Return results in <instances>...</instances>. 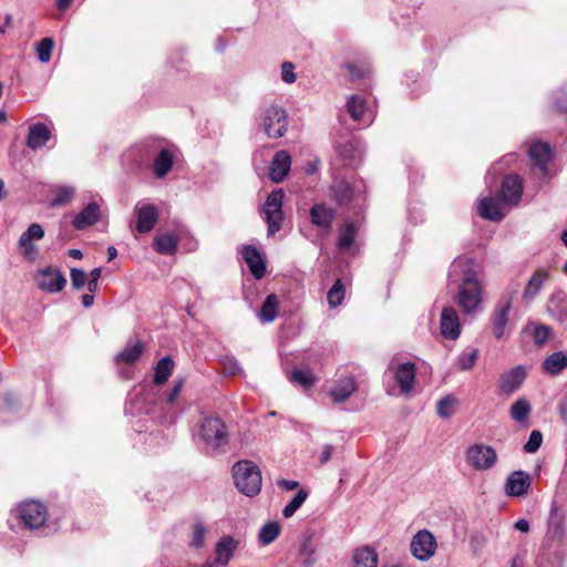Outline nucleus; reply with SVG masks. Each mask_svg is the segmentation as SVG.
Returning a JSON list of instances; mask_svg holds the SVG:
<instances>
[{"label":"nucleus","instance_id":"nucleus-1","mask_svg":"<svg viewBox=\"0 0 567 567\" xmlns=\"http://www.w3.org/2000/svg\"><path fill=\"white\" fill-rule=\"evenodd\" d=\"M233 478L240 493L248 497H254L261 489V472L251 461L243 460L234 464Z\"/></svg>","mask_w":567,"mask_h":567},{"label":"nucleus","instance_id":"nucleus-2","mask_svg":"<svg viewBox=\"0 0 567 567\" xmlns=\"http://www.w3.org/2000/svg\"><path fill=\"white\" fill-rule=\"evenodd\" d=\"M199 437L207 450L217 451L229 443V434L225 422L217 416L204 417L199 426Z\"/></svg>","mask_w":567,"mask_h":567},{"label":"nucleus","instance_id":"nucleus-3","mask_svg":"<svg viewBox=\"0 0 567 567\" xmlns=\"http://www.w3.org/2000/svg\"><path fill=\"white\" fill-rule=\"evenodd\" d=\"M287 111L277 104L265 106L260 113V127L268 138L277 140L288 131Z\"/></svg>","mask_w":567,"mask_h":567},{"label":"nucleus","instance_id":"nucleus-4","mask_svg":"<svg viewBox=\"0 0 567 567\" xmlns=\"http://www.w3.org/2000/svg\"><path fill=\"white\" fill-rule=\"evenodd\" d=\"M481 271V265L475 259L458 256L450 266L447 280L450 285L455 286L478 282Z\"/></svg>","mask_w":567,"mask_h":567},{"label":"nucleus","instance_id":"nucleus-5","mask_svg":"<svg viewBox=\"0 0 567 567\" xmlns=\"http://www.w3.org/2000/svg\"><path fill=\"white\" fill-rule=\"evenodd\" d=\"M465 460L473 470L484 472L494 467L498 457L493 446L475 443L466 449Z\"/></svg>","mask_w":567,"mask_h":567},{"label":"nucleus","instance_id":"nucleus-6","mask_svg":"<svg viewBox=\"0 0 567 567\" xmlns=\"http://www.w3.org/2000/svg\"><path fill=\"white\" fill-rule=\"evenodd\" d=\"M284 192L281 189L272 190L264 205V213L266 216V223L268 225V235L272 236L281 228V223L284 219L282 213V200H284Z\"/></svg>","mask_w":567,"mask_h":567},{"label":"nucleus","instance_id":"nucleus-7","mask_svg":"<svg viewBox=\"0 0 567 567\" xmlns=\"http://www.w3.org/2000/svg\"><path fill=\"white\" fill-rule=\"evenodd\" d=\"M457 293L455 301L462 309L463 313H474L482 303L483 287L481 281L456 286Z\"/></svg>","mask_w":567,"mask_h":567},{"label":"nucleus","instance_id":"nucleus-8","mask_svg":"<svg viewBox=\"0 0 567 567\" xmlns=\"http://www.w3.org/2000/svg\"><path fill=\"white\" fill-rule=\"evenodd\" d=\"M19 517L25 527L37 529L47 522L48 511L42 503L29 501L20 505Z\"/></svg>","mask_w":567,"mask_h":567},{"label":"nucleus","instance_id":"nucleus-9","mask_svg":"<svg viewBox=\"0 0 567 567\" xmlns=\"http://www.w3.org/2000/svg\"><path fill=\"white\" fill-rule=\"evenodd\" d=\"M528 154L534 164V174L542 179L549 177L548 164L553 159L550 145L545 142H535L529 146Z\"/></svg>","mask_w":567,"mask_h":567},{"label":"nucleus","instance_id":"nucleus-10","mask_svg":"<svg viewBox=\"0 0 567 567\" xmlns=\"http://www.w3.org/2000/svg\"><path fill=\"white\" fill-rule=\"evenodd\" d=\"M388 371L392 373L401 393L406 394L413 390L416 373L415 363L411 361L395 363V359H393L388 367Z\"/></svg>","mask_w":567,"mask_h":567},{"label":"nucleus","instance_id":"nucleus-11","mask_svg":"<svg viewBox=\"0 0 567 567\" xmlns=\"http://www.w3.org/2000/svg\"><path fill=\"white\" fill-rule=\"evenodd\" d=\"M412 555L421 560H429L434 556L436 549V540L434 535L427 529H422L417 532L411 542L410 545Z\"/></svg>","mask_w":567,"mask_h":567},{"label":"nucleus","instance_id":"nucleus-12","mask_svg":"<svg viewBox=\"0 0 567 567\" xmlns=\"http://www.w3.org/2000/svg\"><path fill=\"white\" fill-rule=\"evenodd\" d=\"M35 281L41 290L50 293L61 291L66 285V279L63 274L51 266L39 270L35 275Z\"/></svg>","mask_w":567,"mask_h":567},{"label":"nucleus","instance_id":"nucleus-13","mask_svg":"<svg viewBox=\"0 0 567 567\" xmlns=\"http://www.w3.org/2000/svg\"><path fill=\"white\" fill-rule=\"evenodd\" d=\"M527 377V371L524 365H516L499 377L498 393L501 395L509 396L514 394L524 383Z\"/></svg>","mask_w":567,"mask_h":567},{"label":"nucleus","instance_id":"nucleus-14","mask_svg":"<svg viewBox=\"0 0 567 567\" xmlns=\"http://www.w3.org/2000/svg\"><path fill=\"white\" fill-rule=\"evenodd\" d=\"M441 333L445 339L456 340L461 334V324L456 310L444 307L440 318Z\"/></svg>","mask_w":567,"mask_h":567},{"label":"nucleus","instance_id":"nucleus-15","mask_svg":"<svg viewBox=\"0 0 567 567\" xmlns=\"http://www.w3.org/2000/svg\"><path fill=\"white\" fill-rule=\"evenodd\" d=\"M44 237V229L40 224H31L19 238L18 245L25 258H33L37 254L35 246L32 240H40Z\"/></svg>","mask_w":567,"mask_h":567},{"label":"nucleus","instance_id":"nucleus-16","mask_svg":"<svg viewBox=\"0 0 567 567\" xmlns=\"http://www.w3.org/2000/svg\"><path fill=\"white\" fill-rule=\"evenodd\" d=\"M238 545V540L234 537L223 536L215 546V558L214 560H210L212 564H216L221 567L227 566L233 559Z\"/></svg>","mask_w":567,"mask_h":567},{"label":"nucleus","instance_id":"nucleus-17","mask_svg":"<svg viewBox=\"0 0 567 567\" xmlns=\"http://www.w3.org/2000/svg\"><path fill=\"white\" fill-rule=\"evenodd\" d=\"M530 485L532 480L528 473L515 471L507 477L505 492L508 496L520 497L527 494Z\"/></svg>","mask_w":567,"mask_h":567},{"label":"nucleus","instance_id":"nucleus-18","mask_svg":"<svg viewBox=\"0 0 567 567\" xmlns=\"http://www.w3.org/2000/svg\"><path fill=\"white\" fill-rule=\"evenodd\" d=\"M523 184L518 176L508 175L503 179L499 196L504 204L516 205L522 197Z\"/></svg>","mask_w":567,"mask_h":567},{"label":"nucleus","instance_id":"nucleus-19","mask_svg":"<svg viewBox=\"0 0 567 567\" xmlns=\"http://www.w3.org/2000/svg\"><path fill=\"white\" fill-rule=\"evenodd\" d=\"M136 230L141 234L150 233L156 225L159 216L157 207L153 204H143L136 207Z\"/></svg>","mask_w":567,"mask_h":567},{"label":"nucleus","instance_id":"nucleus-20","mask_svg":"<svg viewBox=\"0 0 567 567\" xmlns=\"http://www.w3.org/2000/svg\"><path fill=\"white\" fill-rule=\"evenodd\" d=\"M550 277V271L546 268H537L529 280L527 281L524 291H523V299L526 302L533 301L540 290L543 289L544 285Z\"/></svg>","mask_w":567,"mask_h":567},{"label":"nucleus","instance_id":"nucleus-21","mask_svg":"<svg viewBox=\"0 0 567 567\" xmlns=\"http://www.w3.org/2000/svg\"><path fill=\"white\" fill-rule=\"evenodd\" d=\"M547 312L560 323L567 322V292L557 289L547 301Z\"/></svg>","mask_w":567,"mask_h":567},{"label":"nucleus","instance_id":"nucleus-22","mask_svg":"<svg viewBox=\"0 0 567 567\" xmlns=\"http://www.w3.org/2000/svg\"><path fill=\"white\" fill-rule=\"evenodd\" d=\"M291 166V156L287 151H279L275 154L270 171L269 177L275 183H280L288 175Z\"/></svg>","mask_w":567,"mask_h":567},{"label":"nucleus","instance_id":"nucleus-23","mask_svg":"<svg viewBox=\"0 0 567 567\" xmlns=\"http://www.w3.org/2000/svg\"><path fill=\"white\" fill-rule=\"evenodd\" d=\"M243 256L256 279H261L266 274V262L259 250L254 245H247L243 249Z\"/></svg>","mask_w":567,"mask_h":567},{"label":"nucleus","instance_id":"nucleus-24","mask_svg":"<svg viewBox=\"0 0 567 567\" xmlns=\"http://www.w3.org/2000/svg\"><path fill=\"white\" fill-rule=\"evenodd\" d=\"M50 128L43 123H35L29 126L25 144L32 151L42 148L51 138Z\"/></svg>","mask_w":567,"mask_h":567},{"label":"nucleus","instance_id":"nucleus-25","mask_svg":"<svg viewBox=\"0 0 567 567\" xmlns=\"http://www.w3.org/2000/svg\"><path fill=\"white\" fill-rule=\"evenodd\" d=\"M564 515L559 512L556 502H553L547 524L546 537L554 542H560L565 534Z\"/></svg>","mask_w":567,"mask_h":567},{"label":"nucleus","instance_id":"nucleus-26","mask_svg":"<svg viewBox=\"0 0 567 567\" xmlns=\"http://www.w3.org/2000/svg\"><path fill=\"white\" fill-rule=\"evenodd\" d=\"M501 203L503 202L499 195L496 197L488 196L482 198L478 204L480 216L492 221H501L504 218Z\"/></svg>","mask_w":567,"mask_h":567},{"label":"nucleus","instance_id":"nucleus-27","mask_svg":"<svg viewBox=\"0 0 567 567\" xmlns=\"http://www.w3.org/2000/svg\"><path fill=\"white\" fill-rule=\"evenodd\" d=\"M334 217L336 210L323 204H316L310 209L311 223L326 231L331 229Z\"/></svg>","mask_w":567,"mask_h":567},{"label":"nucleus","instance_id":"nucleus-28","mask_svg":"<svg viewBox=\"0 0 567 567\" xmlns=\"http://www.w3.org/2000/svg\"><path fill=\"white\" fill-rule=\"evenodd\" d=\"M100 206L95 203H89L72 220L75 229L82 230L94 225L100 218Z\"/></svg>","mask_w":567,"mask_h":567},{"label":"nucleus","instance_id":"nucleus-29","mask_svg":"<svg viewBox=\"0 0 567 567\" xmlns=\"http://www.w3.org/2000/svg\"><path fill=\"white\" fill-rule=\"evenodd\" d=\"M512 308V300H507L503 303H499L494 310V315L492 318L493 323V334L496 339H502L505 333V327L508 322V313Z\"/></svg>","mask_w":567,"mask_h":567},{"label":"nucleus","instance_id":"nucleus-30","mask_svg":"<svg viewBox=\"0 0 567 567\" xmlns=\"http://www.w3.org/2000/svg\"><path fill=\"white\" fill-rule=\"evenodd\" d=\"M174 164V154L169 148H162L153 162V173L157 178H164Z\"/></svg>","mask_w":567,"mask_h":567},{"label":"nucleus","instance_id":"nucleus-31","mask_svg":"<svg viewBox=\"0 0 567 567\" xmlns=\"http://www.w3.org/2000/svg\"><path fill=\"white\" fill-rule=\"evenodd\" d=\"M357 390L355 381L352 377L340 379L331 389L330 394L336 403L348 400Z\"/></svg>","mask_w":567,"mask_h":567},{"label":"nucleus","instance_id":"nucleus-32","mask_svg":"<svg viewBox=\"0 0 567 567\" xmlns=\"http://www.w3.org/2000/svg\"><path fill=\"white\" fill-rule=\"evenodd\" d=\"M542 368L550 375L559 374L567 368V354L564 351L551 353L543 361Z\"/></svg>","mask_w":567,"mask_h":567},{"label":"nucleus","instance_id":"nucleus-33","mask_svg":"<svg viewBox=\"0 0 567 567\" xmlns=\"http://www.w3.org/2000/svg\"><path fill=\"white\" fill-rule=\"evenodd\" d=\"M355 567H378L379 555L374 548L365 545L353 553Z\"/></svg>","mask_w":567,"mask_h":567},{"label":"nucleus","instance_id":"nucleus-34","mask_svg":"<svg viewBox=\"0 0 567 567\" xmlns=\"http://www.w3.org/2000/svg\"><path fill=\"white\" fill-rule=\"evenodd\" d=\"M179 239L176 235L166 233L154 238V248L162 255H173L178 247Z\"/></svg>","mask_w":567,"mask_h":567},{"label":"nucleus","instance_id":"nucleus-35","mask_svg":"<svg viewBox=\"0 0 567 567\" xmlns=\"http://www.w3.org/2000/svg\"><path fill=\"white\" fill-rule=\"evenodd\" d=\"M279 300L275 293L268 295L259 310L258 318L264 323L272 322L278 315Z\"/></svg>","mask_w":567,"mask_h":567},{"label":"nucleus","instance_id":"nucleus-36","mask_svg":"<svg viewBox=\"0 0 567 567\" xmlns=\"http://www.w3.org/2000/svg\"><path fill=\"white\" fill-rule=\"evenodd\" d=\"M530 411V403L525 398L516 400L509 408L511 417L520 423L527 420Z\"/></svg>","mask_w":567,"mask_h":567},{"label":"nucleus","instance_id":"nucleus-37","mask_svg":"<svg viewBox=\"0 0 567 567\" xmlns=\"http://www.w3.org/2000/svg\"><path fill=\"white\" fill-rule=\"evenodd\" d=\"M143 353L142 343L128 344L116 357V362H124L126 364L135 363Z\"/></svg>","mask_w":567,"mask_h":567},{"label":"nucleus","instance_id":"nucleus-38","mask_svg":"<svg viewBox=\"0 0 567 567\" xmlns=\"http://www.w3.org/2000/svg\"><path fill=\"white\" fill-rule=\"evenodd\" d=\"M330 195L333 200L339 204L348 203L351 200L353 192L350 185L346 182H336L330 188Z\"/></svg>","mask_w":567,"mask_h":567},{"label":"nucleus","instance_id":"nucleus-39","mask_svg":"<svg viewBox=\"0 0 567 567\" xmlns=\"http://www.w3.org/2000/svg\"><path fill=\"white\" fill-rule=\"evenodd\" d=\"M173 368L174 361L169 357L162 358L155 368L154 382L156 384L165 383L172 374Z\"/></svg>","mask_w":567,"mask_h":567},{"label":"nucleus","instance_id":"nucleus-40","mask_svg":"<svg viewBox=\"0 0 567 567\" xmlns=\"http://www.w3.org/2000/svg\"><path fill=\"white\" fill-rule=\"evenodd\" d=\"M280 526L277 522H268L259 530V542L262 545H269L279 536Z\"/></svg>","mask_w":567,"mask_h":567},{"label":"nucleus","instance_id":"nucleus-41","mask_svg":"<svg viewBox=\"0 0 567 567\" xmlns=\"http://www.w3.org/2000/svg\"><path fill=\"white\" fill-rule=\"evenodd\" d=\"M346 289L341 279H337L327 295L328 303L331 308L340 306L344 299Z\"/></svg>","mask_w":567,"mask_h":567},{"label":"nucleus","instance_id":"nucleus-42","mask_svg":"<svg viewBox=\"0 0 567 567\" xmlns=\"http://www.w3.org/2000/svg\"><path fill=\"white\" fill-rule=\"evenodd\" d=\"M308 497V492L303 488H300L293 498L284 507L282 515L286 518L291 517L306 502Z\"/></svg>","mask_w":567,"mask_h":567},{"label":"nucleus","instance_id":"nucleus-43","mask_svg":"<svg viewBox=\"0 0 567 567\" xmlns=\"http://www.w3.org/2000/svg\"><path fill=\"white\" fill-rule=\"evenodd\" d=\"M357 235V229L353 223H347L344 227L340 230L339 243L338 246L340 249L344 250L350 248L353 244Z\"/></svg>","mask_w":567,"mask_h":567},{"label":"nucleus","instance_id":"nucleus-44","mask_svg":"<svg viewBox=\"0 0 567 567\" xmlns=\"http://www.w3.org/2000/svg\"><path fill=\"white\" fill-rule=\"evenodd\" d=\"M290 381L308 389L313 385L316 378L310 370L295 369L291 372Z\"/></svg>","mask_w":567,"mask_h":567},{"label":"nucleus","instance_id":"nucleus-45","mask_svg":"<svg viewBox=\"0 0 567 567\" xmlns=\"http://www.w3.org/2000/svg\"><path fill=\"white\" fill-rule=\"evenodd\" d=\"M54 41L52 38H43L37 44V58L42 63H48L51 60Z\"/></svg>","mask_w":567,"mask_h":567},{"label":"nucleus","instance_id":"nucleus-46","mask_svg":"<svg viewBox=\"0 0 567 567\" xmlns=\"http://www.w3.org/2000/svg\"><path fill=\"white\" fill-rule=\"evenodd\" d=\"M348 112L354 121H360L364 114L365 103L359 95H351L347 103Z\"/></svg>","mask_w":567,"mask_h":567},{"label":"nucleus","instance_id":"nucleus-47","mask_svg":"<svg viewBox=\"0 0 567 567\" xmlns=\"http://www.w3.org/2000/svg\"><path fill=\"white\" fill-rule=\"evenodd\" d=\"M75 193V189L71 186H60L56 189V196L52 199L51 205L53 207L62 206L68 204L73 195Z\"/></svg>","mask_w":567,"mask_h":567},{"label":"nucleus","instance_id":"nucleus-48","mask_svg":"<svg viewBox=\"0 0 567 567\" xmlns=\"http://www.w3.org/2000/svg\"><path fill=\"white\" fill-rule=\"evenodd\" d=\"M456 403V399L453 395H446L442 398L436 404V412L442 419H449L453 411L452 406Z\"/></svg>","mask_w":567,"mask_h":567},{"label":"nucleus","instance_id":"nucleus-49","mask_svg":"<svg viewBox=\"0 0 567 567\" xmlns=\"http://www.w3.org/2000/svg\"><path fill=\"white\" fill-rule=\"evenodd\" d=\"M478 354H480V352L477 349H473L472 351H470L467 353L460 354L457 358L458 368L462 371L471 370L474 367V364L478 358Z\"/></svg>","mask_w":567,"mask_h":567},{"label":"nucleus","instance_id":"nucleus-50","mask_svg":"<svg viewBox=\"0 0 567 567\" xmlns=\"http://www.w3.org/2000/svg\"><path fill=\"white\" fill-rule=\"evenodd\" d=\"M551 334V328L546 324H537L533 332L534 343L543 346L547 342Z\"/></svg>","mask_w":567,"mask_h":567},{"label":"nucleus","instance_id":"nucleus-51","mask_svg":"<svg viewBox=\"0 0 567 567\" xmlns=\"http://www.w3.org/2000/svg\"><path fill=\"white\" fill-rule=\"evenodd\" d=\"M206 528L202 523H196L193 527L190 546L202 548L205 544Z\"/></svg>","mask_w":567,"mask_h":567},{"label":"nucleus","instance_id":"nucleus-52","mask_svg":"<svg viewBox=\"0 0 567 567\" xmlns=\"http://www.w3.org/2000/svg\"><path fill=\"white\" fill-rule=\"evenodd\" d=\"M543 443V434L534 430L530 432L528 441L524 444V451L526 453H535L538 451Z\"/></svg>","mask_w":567,"mask_h":567},{"label":"nucleus","instance_id":"nucleus-53","mask_svg":"<svg viewBox=\"0 0 567 567\" xmlns=\"http://www.w3.org/2000/svg\"><path fill=\"white\" fill-rule=\"evenodd\" d=\"M71 285L75 290H81L84 288L87 281V274L79 268H72L70 271Z\"/></svg>","mask_w":567,"mask_h":567},{"label":"nucleus","instance_id":"nucleus-54","mask_svg":"<svg viewBox=\"0 0 567 567\" xmlns=\"http://www.w3.org/2000/svg\"><path fill=\"white\" fill-rule=\"evenodd\" d=\"M312 554H313V548L311 546V542L309 538L305 539V542L302 543L301 547H300V555L301 556H305V559H303V566L305 567H311L315 563V559L312 558Z\"/></svg>","mask_w":567,"mask_h":567},{"label":"nucleus","instance_id":"nucleus-55","mask_svg":"<svg viewBox=\"0 0 567 567\" xmlns=\"http://www.w3.org/2000/svg\"><path fill=\"white\" fill-rule=\"evenodd\" d=\"M295 65L291 62H285L281 65V79L285 83L291 84L296 82V74L293 72Z\"/></svg>","mask_w":567,"mask_h":567},{"label":"nucleus","instance_id":"nucleus-56","mask_svg":"<svg viewBox=\"0 0 567 567\" xmlns=\"http://www.w3.org/2000/svg\"><path fill=\"white\" fill-rule=\"evenodd\" d=\"M554 106H555L556 111H558L560 113L567 112V92L566 91H558L556 93Z\"/></svg>","mask_w":567,"mask_h":567},{"label":"nucleus","instance_id":"nucleus-57","mask_svg":"<svg viewBox=\"0 0 567 567\" xmlns=\"http://www.w3.org/2000/svg\"><path fill=\"white\" fill-rule=\"evenodd\" d=\"M346 69L349 72V78L351 81L360 80L365 75V71L353 63H347Z\"/></svg>","mask_w":567,"mask_h":567},{"label":"nucleus","instance_id":"nucleus-58","mask_svg":"<svg viewBox=\"0 0 567 567\" xmlns=\"http://www.w3.org/2000/svg\"><path fill=\"white\" fill-rule=\"evenodd\" d=\"M184 385V380L183 379H179L178 381L175 382L173 389L171 390L168 396H167V402L168 403H174L175 400L178 398L181 391H182V388Z\"/></svg>","mask_w":567,"mask_h":567},{"label":"nucleus","instance_id":"nucleus-59","mask_svg":"<svg viewBox=\"0 0 567 567\" xmlns=\"http://www.w3.org/2000/svg\"><path fill=\"white\" fill-rule=\"evenodd\" d=\"M334 447L331 444H324L320 454V463L326 464L331 460Z\"/></svg>","mask_w":567,"mask_h":567},{"label":"nucleus","instance_id":"nucleus-60","mask_svg":"<svg viewBox=\"0 0 567 567\" xmlns=\"http://www.w3.org/2000/svg\"><path fill=\"white\" fill-rule=\"evenodd\" d=\"M225 370L230 374H238L241 372L239 363L235 359H228L225 363Z\"/></svg>","mask_w":567,"mask_h":567},{"label":"nucleus","instance_id":"nucleus-61","mask_svg":"<svg viewBox=\"0 0 567 567\" xmlns=\"http://www.w3.org/2000/svg\"><path fill=\"white\" fill-rule=\"evenodd\" d=\"M277 485L287 491H293V489L298 488L299 482L282 478L277 482Z\"/></svg>","mask_w":567,"mask_h":567},{"label":"nucleus","instance_id":"nucleus-62","mask_svg":"<svg viewBox=\"0 0 567 567\" xmlns=\"http://www.w3.org/2000/svg\"><path fill=\"white\" fill-rule=\"evenodd\" d=\"M558 411L561 419L567 422V398H564L558 405Z\"/></svg>","mask_w":567,"mask_h":567},{"label":"nucleus","instance_id":"nucleus-63","mask_svg":"<svg viewBox=\"0 0 567 567\" xmlns=\"http://www.w3.org/2000/svg\"><path fill=\"white\" fill-rule=\"evenodd\" d=\"M515 528L522 533H527L529 530V523L528 520L522 518V519H518L516 523H515Z\"/></svg>","mask_w":567,"mask_h":567},{"label":"nucleus","instance_id":"nucleus-64","mask_svg":"<svg viewBox=\"0 0 567 567\" xmlns=\"http://www.w3.org/2000/svg\"><path fill=\"white\" fill-rule=\"evenodd\" d=\"M94 302V296L93 293H85L82 296V305L85 307V308H89L93 305Z\"/></svg>","mask_w":567,"mask_h":567}]
</instances>
